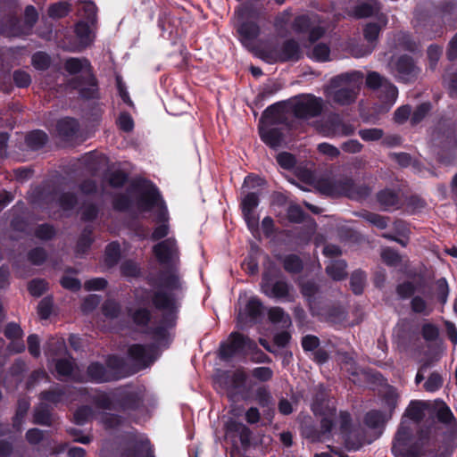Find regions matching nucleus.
<instances>
[{
    "mask_svg": "<svg viewBox=\"0 0 457 457\" xmlns=\"http://www.w3.org/2000/svg\"><path fill=\"white\" fill-rule=\"evenodd\" d=\"M259 204V199L256 194L250 193L246 195L241 204L242 212H254Z\"/></svg>",
    "mask_w": 457,
    "mask_h": 457,
    "instance_id": "5fc2aeb1",
    "label": "nucleus"
},
{
    "mask_svg": "<svg viewBox=\"0 0 457 457\" xmlns=\"http://www.w3.org/2000/svg\"><path fill=\"white\" fill-rule=\"evenodd\" d=\"M308 56L316 62H328L330 60V48L327 44L319 43L308 52Z\"/></svg>",
    "mask_w": 457,
    "mask_h": 457,
    "instance_id": "473e14b6",
    "label": "nucleus"
},
{
    "mask_svg": "<svg viewBox=\"0 0 457 457\" xmlns=\"http://www.w3.org/2000/svg\"><path fill=\"white\" fill-rule=\"evenodd\" d=\"M135 453L133 457H154V451L145 436H140L134 445Z\"/></svg>",
    "mask_w": 457,
    "mask_h": 457,
    "instance_id": "72a5a7b5",
    "label": "nucleus"
},
{
    "mask_svg": "<svg viewBox=\"0 0 457 457\" xmlns=\"http://www.w3.org/2000/svg\"><path fill=\"white\" fill-rule=\"evenodd\" d=\"M34 422L41 425L51 424V414L47 405L41 403L35 410Z\"/></svg>",
    "mask_w": 457,
    "mask_h": 457,
    "instance_id": "a19ab883",
    "label": "nucleus"
},
{
    "mask_svg": "<svg viewBox=\"0 0 457 457\" xmlns=\"http://www.w3.org/2000/svg\"><path fill=\"white\" fill-rule=\"evenodd\" d=\"M46 289V283L42 279H34L29 285V291L34 296H40Z\"/></svg>",
    "mask_w": 457,
    "mask_h": 457,
    "instance_id": "338daca9",
    "label": "nucleus"
},
{
    "mask_svg": "<svg viewBox=\"0 0 457 457\" xmlns=\"http://www.w3.org/2000/svg\"><path fill=\"white\" fill-rule=\"evenodd\" d=\"M41 400L43 403L57 404L62 402L73 401L75 398H71L66 395V393L59 388H54L50 391H46L41 394Z\"/></svg>",
    "mask_w": 457,
    "mask_h": 457,
    "instance_id": "7c9ffc66",
    "label": "nucleus"
},
{
    "mask_svg": "<svg viewBox=\"0 0 457 457\" xmlns=\"http://www.w3.org/2000/svg\"><path fill=\"white\" fill-rule=\"evenodd\" d=\"M91 24L85 21H79L75 26L76 43L67 46L72 52H79L88 46L94 40V31Z\"/></svg>",
    "mask_w": 457,
    "mask_h": 457,
    "instance_id": "6ab92c4d",
    "label": "nucleus"
},
{
    "mask_svg": "<svg viewBox=\"0 0 457 457\" xmlns=\"http://www.w3.org/2000/svg\"><path fill=\"white\" fill-rule=\"evenodd\" d=\"M120 245L116 242H112L106 246L104 261L106 265L112 267L117 263L120 258Z\"/></svg>",
    "mask_w": 457,
    "mask_h": 457,
    "instance_id": "37998d69",
    "label": "nucleus"
},
{
    "mask_svg": "<svg viewBox=\"0 0 457 457\" xmlns=\"http://www.w3.org/2000/svg\"><path fill=\"white\" fill-rule=\"evenodd\" d=\"M421 335L426 341H435L439 336L438 327L433 323L426 322L421 327Z\"/></svg>",
    "mask_w": 457,
    "mask_h": 457,
    "instance_id": "09e8293b",
    "label": "nucleus"
},
{
    "mask_svg": "<svg viewBox=\"0 0 457 457\" xmlns=\"http://www.w3.org/2000/svg\"><path fill=\"white\" fill-rule=\"evenodd\" d=\"M427 403L422 401H411L407 407L404 416L413 421H420L423 419Z\"/></svg>",
    "mask_w": 457,
    "mask_h": 457,
    "instance_id": "2f4dec72",
    "label": "nucleus"
},
{
    "mask_svg": "<svg viewBox=\"0 0 457 457\" xmlns=\"http://www.w3.org/2000/svg\"><path fill=\"white\" fill-rule=\"evenodd\" d=\"M65 70L70 74L82 73L85 80L72 85L77 88L83 98H95L97 95L96 79L91 74L90 63L86 58H69L64 63Z\"/></svg>",
    "mask_w": 457,
    "mask_h": 457,
    "instance_id": "6e6552de",
    "label": "nucleus"
},
{
    "mask_svg": "<svg viewBox=\"0 0 457 457\" xmlns=\"http://www.w3.org/2000/svg\"><path fill=\"white\" fill-rule=\"evenodd\" d=\"M277 162L282 168L287 170H290L295 165V156L286 152L278 154Z\"/></svg>",
    "mask_w": 457,
    "mask_h": 457,
    "instance_id": "e2e57ef3",
    "label": "nucleus"
},
{
    "mask_svg": "<svg viewBox=\"0 0 457 457\" xmlns=\"http://www.w3.org/2000/svg\"><path fill=\"white\" fill-rule=\"evenodd\" d=\"M47 141V135L42 130H34L26 137V142L32 149H38Z\"/></svg>",
    "mask_w": 457,
    "mask_h": 457,
    "instance_id": "ea45409f",
    "label": "nucleus"
},
{
    "mask_svg": "<svg viewBox=\"0 0 457 457\" xmlns=\"http://www.w3.org/2000/svg\"><path fill=\"white\" fill-rule=\"evenodd\" d=\"M130 373L122 359L110 356L106 368L98 362L91 363L87 368V377L90 381L103 383L125 378Z\"/></svg>",
    "mask_w": 457,
    "mask_h": 457,
    "instance_id": "0eeeda50",
    "label": "nucleus"
},
{
    "mask_svg": "<svg viewBox=\"0 0 457 457\" xmlns=\"http://www.w3.org/2000/svg\"><path fill=\"white\" fill-rule=\"evenodd\" d=\"M291 12L289 10H286L279 14H278L275 18L274 27L278 32H282L286 29L287 24L290 21Z\"/></svg>",
    "mask_w": 457,
    "mask_h": 457,
    "instance_id": "bf43d9fd",
    "label": "nucleus"
},
{
    "mask_svg": "<svg viewBox=\"0 0 457 457\" xmlns=\"http://www.w3.org/2000/svg\"><path fill=\"white\" fill-rule=\"evenodd\" d=\"M129 356L137 370L147 367L157 357L155 345H133L129 349Z\"/></svg>",
    "mask_w": 457,
    "mask_h": 457,
    "instance_id": "f3484780",
    "label": "nucleus"
},
{
    "mask_svg": "<svg viewBox=\"0 0 457 457\" xmlns=\"http://www.w3.org/2000/svg\"><path fill=\"white\" fill-rule=\"evenodd\" d=\"M318 14L308 13L295 18L293 28L296 32H309L311 41L320 38L325 33V27Z\"/></svg>",
    "mask_w": 457,
    "mask_h": 457,
    "instance_id": "f8f14e48",
    "label": "nucleus"
},
{
    "mask_svg": "<svg viewBox=\"0 0 457 457\" xmlns=\"http://www.w3.org/2000/svg\"><path fill=\"white\" fill-rule=\"evenodd\" d=\"M436 295L438 301L444 305L446 303L449 295V286L445 278H441L436 282Z\"/></svg>",
    "mask_w": 457,
    "mask_h": 457,
    "instance_id": "a18cd8bd",
    "label": "nucleus"
},
{
    "mask_svg": "<svg viewBox=\"0 0 457 457\" xmlns=\"http://www.w3.org/2000/svg\"><path fill=\"white\" fill-rule=\"evenodd\" d=\"M260 137L262 140L270 146L271 148H277L280 146L283 138L282 134L277 129H269L264 125L261 126L259 129Z\"/></svg>",
    "mask_w": 457,
    "mask_h": 457,
    "instance_id": "c756f323",
    "label": "nucleus"
},
{
    "mask_svg": "<svg viewBox=\"0 0 457 457\" xmlns=\"http://www.w3.org/2000/svg\"><path fill=\"white\" fill-rule=\"evenodd\" d=\"M431 109V105L429 103H423L420 105H419L415 111L413 112L411 117V124L415 125L420 122L426 115L428 113V112Z\"/></svg>",
    "mask_w": 457,
    "mask_h": 457,
    "instance_id": "8fccbe9b",
    "label": "nucleus"
},
{
    "mask_svg": "<svg viewBox=\"0 0 457 457\" xmlns=\"http://www.w3.org/2000/svg\"><path fill=\"white\" fill-rule=\"evenodd\" d=\"M136 193L137 209L140 212L154 211L157 216L156 220L161 222L154 228L152 239L158 240L166 237L169 233L168 211L158 189L152 183L145 181L136 187Z\"/></svg>",
    "mask_w": 457,
    "mask_h": 457,
    "instance_id": "7ed1b4c3",
    "label": "nucleus"
},
{
    "mask_svg": "<svg viewBox=\"0 0 457 457\" xmlns=\"http://www.w3.org/2000/svg\"><path fill=\"white\" fill-rule=\"evenodd\" d=\"M50 64V57L42 52L36 53L32 56V65L37 70H46Z\"/></svg>",
    "mask_w": 457,
    "mask_h": 457,
    "instance_id": "4d7b16f0",
    "label": "nucleus"
},
{
    "mask_svg": "<svg viewBox=\"0 0 457 457\" xmlns=\"http://www.w3.org/2000/svg\"><path fill=\"white\" fill-rule=\"evenodd\" d=\"M302 55L298 44L294 40L285 42L279 51L270 53L269 58L272 62L297 61Z\"/></svg>",
    "mask_w": 457,
    "mask_h": 457,
    "instance_id": "393cba45",
    "label": "nucleus"
},
{
    "mask_svg": "<svg viewBox=\"0 0 457 457\" xmlns=\"http://www.w3.org/2000/svg\"><path fill=\"white\" fill-rule=\"evenodd\" d=\"M366 84L369 87L378 90V97L386 105V110L391 108L395 103L398 96L397 87L381 77L378 72H369L366 78Z\"/></svg>",
    "mask_w": 457,
    "mask_h": 457,
    "instance_id": "9b49d317",
    "label": "nucleus"
},
{
    "mask_svg": "<svg viewBox=\"0 0 457 457\" xmlns=\"http://www.w3.org/2000/svg\"><path fill=\"white\" fill-rule=\"evenodd\" d=\"M389 66L392 73L403 81H410L419 73V69L406 55L399 57L396 61H391Z\"/></svg>",
    "mask_w": 457,
    "mask_h": 457,
    "instance_id": "a211bd4d",
    "label": "nucleus"
},
{
    "mask_svg": "<svg viewBox=\"0 0 457 457\" xmlns=\"http://www.w3.org/2000/svg\"><path fill=\"white\" fill-rule=\"evenodd\" d=\"M52 312V301L48 298L42 299L37 306V313L41 319H47Z\"/></svg>",
    "mask_w": 457,
    "mask_h": 457,
    "instance_id": "774afa93",
    "label": "nucleus"
},
{
    "mask_svg": "<svg viewBox=\"0 0 457 457\" xmlns=\"http://www.w3.org/2000/svg\"><path fill=\"white\" fill-rule=\"evenodd\" d=\"M353 131L354 128L350 124L343 123L337 115L329 117L320 129V132L328 137L348 136Z\"/></svg>",
    "mask_w": 457,
    "mask_h": 457,
    "instance_id": "412c9836",
    "label": "nucleus"
},
{
    "mask_svg": "<svg viewBox=\"0 0 457 457\" xmlns=\"http://www.w3.org/2000/svg\"><path fill=\"white\" fill-rule=\"evenodd\" d=\"M381 258L385 263L390 266H396L401 262V257L398 253L391 248L383 249Z\"/></svg>",
    "mask_w": 457,
    "mask_h": 457,
    "instance_id": "3c124183",
    "label": "nucleus"
},
{
    "mask_svg": "<svg viewBox=\"0 0 457 457\" xmlns=\"http://www.w3.org/2000/svg\"><path fill=\"white\" fill-rule=\"evenodd\" d=\"M366 282V276L364 272L356 270L351 277V287L354 294L359 295L362 293Z\"/></svg>",
    "mask_w": 457,
    "mask_h": 457,
    "instance_id": "c03bdc74",
    "label": "nucleus"
},
{
    "mask_svg": "<svg viewBox=\"0 0 457 457\" xmlns=\"http://www.w3.org/2000/svg\"><path fill=\"white\" fill-rule=\"evenodd\" d=\"M312 410L315 416L321 417L320 428L317 430L303 428V435L313 442L328 440L335 435L340 434L346 449L356 451L363 445L370 444L379 436L377 432H367L361 427L351 428L350 415L345 411L337 414L334 401L326 398L323 391L312 404Z\"/></svg>",
    "mask_w": 457,
    "mask_h": 457,
    "instance_id": "f03ea898",
    "label": "nucleus"
},
{
    "mask_svg": "<svg viewBox=\"0 0 457 457\" xmlns=\"http://www.w3.org/2000/svg\"><path fill=\"white\" fill-rule=\"evenodd\" d=\"M120 398L122 400V408H136L141 402V395L136 391H124L119 395L115 394H98L94 398L96 404L102 409H110L113 403L114 399Z\"/></svg>",
    "mask_w": 457,
    "mask_h": 457,
    "instance_id": "ddd939ff",
    "label": "nucleus"
},
{
    "mask_svg": "<svg viewBox=\"0 0 457 457\" xmlns=\"http://www.w3.org/2000/svg\"><path fill=\"white\" fill-rule=\"evenodd\" d=\"M359 135L364 141H376L383 137V131L380 129H366L359 131Z\"/></svg>",
    "mask_w": 457,
    "mask_h": 457,
    "instance_id": "13d9d810",
    "label": "nucleus"
},
{
    "mask_svg": "<svg viewBox=\"0 0 457 457\" xmlns=\"http://www.w3.org/2000/svg\"><path fill=\"white\" fill-rule=\"evenodd\" d=\"M255 347L254 343L243 335L233 332L227 342L220 345V354L222 359H229L236 354L245 353Z\"/></svg>",
    "mask_w": 457,
    "mask_h": 457,
    "instance_id": "4468645a",
    "label": "nucleus"
},
{
    "mask_svg": "<svg viewBox=\"0 0 457 457\" xmlns=\"http://www.w3.org/2000/svg\"><path fill=\"white\" fill-rule=\"evenodd\" d=\"M362 73L353 71L331 79L327 96L339 104H349L354 101L362 83Z\"/></svg>",
    "mask_w": 457,
    "mask_h": 457,
    "instance_id": "39448f33",
    "label": "nucleus"
},
{
    "mask_svg": "<svg viewBox=\"0 0 457 457\" xmlns=\"http://www.w3.org/2000/svg\"><path fill=\"white\" fill-rule=\"evenodd\" d=\"M79 15L87 21L88 24L94 25L96 21V6L92 2H83L78 9Z\"/></svg>",
    "mask_w": 457,
    "mask_h": 457,
    "instance_id": "f704fd0d",
    "label": "nucleus"
},
{
    "mask_svg": "<svg viewBox=\"0 0 457 457\" xmlns=\"http://www.w3.org/2000/svg\"><path fill=\"white\" fill-rule=\"evenodd\" d=\"M354 185L350 179H341L328 182L322 188V192L329 195H347L350 198L355 197Z\"/></svg>",
    "mask_w": 457,
    "mask_h": 457,
    "instance_id": "b1692460",
    "label": "nucleus"
},
{
    "mask_svg": "<svg viewBox=\"0 0 457 457\" xmlns=\"http://www.w3.org/2000/svg\"><path fill=\"white\" fill-rule=\"evenodd\" d=\"M346 263L342 260L331 262L326 268L327 273L335 280L343 279L346 276Z\"/></svg>",
    "mask_w": 457,
    "mask_h": 457,
    "instance_id": "c9c22d12",
    "label": "nucleus"
},
{
    "mask_svg": "<svg viewBox=\"0 0 457 457\" xmlns=\"http://www.w3.org/2000/svg\"><path fill=\"white\" fill-rule=\"evenodd\" d=\"M284 268L288 272H299L303 268L302 261L295 254L287 255L284 259Z\"/></svg>",
    "mask_w": 457,
    "mask_h": 457,
    "instance_id": "de8ad7c7",
    "label": "nucleus"
},
{
    "mask_svg": "<svg viewBox=\"0 0 457 457\" xmlns=\"http://www.w3.org/2000/svg\"><path fill=\"white\" fill-rule=\"evenodd\" d=\"M37 20V12L36 9L31 5H29L25 9L24 27L20 28V26H18V23L20 21L17 20H12L11 28L8 30H4V32L10 37H16L27 34L29 30H30V29L33 27Z\"/></svg>",
    "mask_w": 457,
    "mask_h": 457,
    "instance_id": "5701e85b",
    "label": "nucleus"
},
{
    "mask_svg": "<svg viewBox=\"0 0 457 457\" xmlns=\"http://www.w3.org/2000/svg\"><path fill=\"white\" fill-rule=\"evenodd\" d=\"M436 417L437 419L443 422V423H451L452 420H453V415L451 411V410L449 409V407L442 403L439 407H438V410H437V412H436Z\"/></svg>",
    "mask_w": 457,
    "mask_h": 457,
    "instance_id": "0e129e2a",
    "label": "nucleus"
},
{
    "mask_svg": "<svg viewBox=\"0 0 457 457\" xmlns=\"http://www.w3.org/2000/svg\"><path fill=\"white\" fill-rule=\"evenodd\" d=\"M243 216L252 233L256 232L258 230L259 216L255 212H244Z\"/></svg>",
    "mask_w": 457,
    "mask_h": 457,
    "instance_id": "69168bd1",
    "label": "nucleus"
},
{
    "mask_svg": "<svg viewBox=\"0 0 457 457\" xmlns=\"http://www.w3.org/2000/svg\"><path fill=\"white\" fill-rule=\"evenodd\" d=\"M58 132L63 137H71L78 129V122L76 120L71 118H64L57 123Z\"/></svg>",
    "mask_w": 457,
    "mask_h": 457,
    "instance_id": "58836bf2",
    "label": "nucleus"
},
{
    "mask_svg": "<svg viewBox=\"0 0 457 457\" xmlns=\"http://www.w3.org/2000/svg\"><path fill=\"white\" fill-rule=\"evenodd\" d=\"M246 375L244 370H237L232 374L229 372H222L218 376L216 382L226 388H237L244 385Z\"/></svg>",
    "mask_w": 457,
    "mask_h": 457,
    "instance_id": "a878e982",
    "label": "nucleus"
},
{
    "mask_svg": "<svg viewBox=\"0 0 457 457\" xmlns=\"http://www.w3.org/2000/svg\"><path fill=\"white\" fill-rule=\"evenodd\" d=\"M269 319L274 324H278L282 328L290 326L291 320L288 314H287L281 308L274 307L269 311Z\"/></svg>",
    "mask_w": 457,
    "mask_h": 457,
    "instance_id": "e433bc0d",
    "label": "nucleus"
},
{
    "mask_svg": "<svg viewBox=\"0 0 457 457\" xmlns=\"http://www.w3.org/2000/svg\"><path fill=\"white\" fill-rule=\"evenodd\" d=\"M91 418H93V411L87 406L79 408L74 413V420L78 425L85 424Z\"/></svg>",
    "mask_w": 457,
    "mask_h": 457,
    "instance_id": "603ef678",
    "label": "nucleus"
},
{
    "mask_svg": "<svg viewBox=\"0 0 457 457\" xmlns=\"http://www.w3.org/2000/svg\"><path fill=\"white\" fill-rule=\"evenodd\" d=\"M416 289L417 287L412 282L407 281L400 284L397 287L396 291L401 298L406 299L411 296L415 293Z\"/></svg>",
    "mask_w": 457,
    "mask_h": 457,
    "instance_id": "052dcab7",
    "label": "nucleus"
},
{
    "mask_svg": "<svg viewBox=\"0 0 457 457\" xmlns=\"http://www.w3.org/2000/svg\"><path fill=\"white\" fill-rule=\"evenodd\" d=\"M411 309L416 314L429 316L434 311V306L431 298L418 295L411 298Z\"/></svg>",
    "mask_w": 457,
    "mask_h": 457,
    "instance_id": "c85d7f7f",
    "label": "nucleus"
},
{
    "mask_svg": "<svg viewBox=\"0 0 457 457\" xmlns=\"http://www.w3.org/2000/svg\"><path fill=\"white\" fill-rule=\"evenodd\" d=\"M380 5L377 0H367L357 4L352 12V15L355 18H368L370 16H378L380 14Z\"/></svg>",
    "mask_w": 457,
    "mask_h": 457,
    "instance_id": "bb28decb",
    "label": "nucleus"
},
{
    "mask_svg": "<svg viewBox=\"0 0 457 457\" xmlns=\"http://www.w3.org/2000/svg\"><path fill=\"white\" fill-rule=\"evenodd\" d=\"M411 428L403 420L395 434L392 452L395 457H419L431 453L436 447V439L430 431H421L414 445L409 446L408 442Z\"/></svg>",
    "mask_w": 457,
    "mask_h": 457,
    "instance_id": "20e7f679",
    "label": "nucleus"
},
{
    "mask_svg": "<svg viewBox=\"0 0 457 457\" xmlns=\"http://www.w3.org/2000/svg\"><path fill=\"white\" fill-rule=\"evenodd\" d=\"M225 437L234 442L238 440L245 446L250 442L251 431L245 424L229 419L225 423Z\"/></svg>",
    "mask_w": 457,
    "mask_h": 457,
    "instance_id": "aec40b11",
    "label": "nucleus"
},
{
    "mask_svg": "<svg viewBox=\"0 0 457 457\" xmlns=\"http://www.w3.org/2000/svg\"><path fill=\"white\" fill-rule=\"evenodd\" d=\"M378 200L383 207L389 208L397 204V195L391 190H383L378 193Z\"/></svg>",
    "mask_w": 457,
    "mask_h": 457,
    "instance_id": "49530a36",
    "label": "nucleus"
},
{
    "mask_svg": "<svg viewBox=\"0 0 457 457\" xmlns=\"http://www.w3.org/2000/svg\"><path fill=\"white\" fill-rule=\"evenodd\" d=\"M398 401V394L394 387H387L384 393L383 403L385 405V412L392 413L394 409L396 407Z\"/></svg>",
    "mask_w": 457,
    "mask_h": 457,
    "instance_id": "79ce46f5",
    "label": "nucleus"
},
{
    "mask_svg": "<svg viewBox=\"0 0 457 457\" xmlns=\"http://www.w3.org/2000/svg\"><path fill=\"white\" fill-rule=\"evenodd\" d=\"M4 334L6 337L12 340L9 346L11 352L21 353L25 349L23 342L19 341L22 337V330L21 327L15 323H10L7 325Z\"/></svg>",
    "mask_w": 457,
    "mask_h": 457,
    "instance_id": "cd10ccee",
    "label": "nucleus"
},
{
    "mask_svg": "<svg viewBox=\"0 0 457 457\" xmlns=\"http://www.w3.org/2000/svg\"><path fill=\"white\" fill-rule=\"evenodd\" d=\"M387 22V17L381 13L378 16L377 22L367 23L363 29V36L367 41V45L361 46H352L350 48L351 54L356 58L370 54L377 46L381 29L386 26Z\"/></svg>",
    "mask_w": 457,
    "mask_h": 457,
    "instance_id": "9d476101",
    "label": "nucleus"
},
{
    "mask_svg": "<svg viewBox=\"0 0 457 457\" xmlns=\"http://www.w3.org/2000/svg\"><path fill=\"white\" fill-rule=\"evenodd\" d=\"M386 415L378 411H369L365 416V424L370 429L380 428L386 421Z\"/></svg>",
    "mask_w": 457,
    "mask_h": 457,
    "instance_id": "4c0bfd02",
    "label": "nucleus"
},
{
    "mask_svg": "<svg viewBox=\"0 0 457 457\" xmlns=\"http://www.w3.org/2000/svg\"><path fill=\"white\" fill-rule=\"evenodd\" d=\"M69 12V4L65 2H59L52 4L48 9V14L53 18H61Z\"/></svg>",
    "mask_w": 457,
    "mask_h": 457,
    "instance_id": "864d4df0",
    "label": "nucleus"
},
{
    "mask_svg": "<svg viewBox=\"0 0 457 457\" xmlns=\"http://www.w3.org/2000/svg\"><path fill=\"white\" fill-rule=\"evenodd\" d=\"M443 384V379L438 373H432L428 380L424 384V388L428 392H435L437 391Z\"/></svg>",
    "mask_w": 457,
    "mask_h": 457,
    "instance_id": "6e6d98bb",
    "label": "nucleus"
},
{
    "mask_svg": "<svg viewBox=\"0 0 457 457\" xmlns=\"http://www.w3.org/2000/svg\"><path fill=\"white\" fill-rule=\"evenodd\" d=\"M322 107V99L311 95L298 96L293 102L295 115L303 119L319 115Z\"/></svg>",
    "mask_w": 457,
    "mask_h": 457,
    "instance_id": "2eb2a0df",
    "label": "nucleus"
},
{
    "mask_svg": "<svg viewBox=\"0 0 457 457\" xmlns=\"http://www.w3.org/2000/svg\"><path fill=\"white\" fill-rule=\"evenodd\" d=\"M234 20L241 42L246 47H251L260 34L256 13L247 7H242L236 11Z\"/></svg>",
    "mask_w": 457,
    "mask_h": 457,
    "instance_id": "1a4fd4ad",
    "label": "nucleus"
},
{
    "mask_svg": "<svg viewBox=\"0 0 457 457\" xmlns=\"http://www.w3.org/2000/svg\"><path fill=\"white\" fill-rule=\"evenodd\" d=\"M238 303L240 308L237 320L241 327L245 323L254 320L262 314V304L256 296L248 298L246 293L240 294Z\"/></svg>",
    "mask_w": 457,
    "mask_h": 457,
    "instance_id": "dca6fc26",
    "label": "nucleus"
},
{
    "mask_svg": "<svg viewBox=\"0 0 457 457\" xmlns=\"http://www.w3.org/2000/svg\"><path fill=\"white\" fill-rule=\"evenodd\" d=\"M96 419L107 428H115L120 423L119 417L110 413H103L97 416Z\"/></svg>",
    "mask_w": 457,
    "mask_h": 457,
    "instance_id": "680f3d73",
    "label": "nucleus"
},
{
    "mask_svg": "<svg viewBox=\"0 0 457 457\" xmlns=\"http://www.w3.org/2000/svg\"><path fill=\"white\" fill-rule=\"evenodd\" d=\"M66 352L65 341L62 338H51L46 343V354L48 362L55 363L58 378L83 380L78 373V368L73 360L66 357Z\"/></svg>",
    "mask_w": 457,
    "mask_h": 457,
    "instance_id": "423d86ee",
    "label": "nucleus"
},
{
    "mask_svg": "<svg viewBox=\"0 0 457 457\" xmlns=\"http://www.w3.org/2000/svg\"><path fill=\"white\" fill-rule=\"evenodd\" d=\"M153 252L159 263L170 270L162 274L160 289L154 297L149 292L143 290H137L136 297L139 303H148L152 300L154 306L163 312L162 320L154 331L157 345H162L170 337L169 329L175 325L177 318V305L173 291L181 287L177 271L179 253L177 242L173 237H169L156 244Z\"/></svg>",
    "mask_w": 457,
    "mask_h": 457,
    "instance_id": "f257e3e1",
    "label": "nucleus"
},
{
    "mask_svg": "<svg viewBox=\"0 0 457 457\" xmlns=\"http://www.w3.org/2000/svg\"><path fill=\"white\" fill-rule=\"evenodd\" d=\"M262 292L272 298H287L289 295V286L284 280L273 282L268 275H263L261 285Z\"/></svg>",
    "mask_w": 457,
    "mask_h": 457,
    "instance_id": "4be33fe9",
    "label": "nucleus"
}]
</instances>
